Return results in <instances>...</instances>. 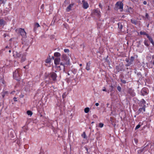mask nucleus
I'll return each mask as SVG.
<instances>
[{"label":"nucleus","mask_w":154,"mask_h":154,"mask_svg":"<svg viewBox=\"0 0 154 154\" xmlns=\"http://www.w3.org/2000/svg\"><path fill=\"white\" fill-rule=\"evenodd\" d=\"M73 4H70L66 8V11L67 12H69L71 10L72 8L73 7Z\"/></svg>","instance_id":"nucleus-14"},{"label":"nucleus","mask_w":154,"mask_h":154,"mask_svg":"<svg viewBox=\"0 0 154 154\" xmlns=\"http://www.w3.org/2000/svg\"><path fill=\"white\" fill-rule=\"evenodd\" d=\"M21 72V70L20 69H16L13 73L14 78L17 80L19 81L20 79V77Z\"/></svg>","instance_id":"nucleus-1"},{"label":"nucleus","mask_w":154,"mask_h":154,"mask_svg":"<svg viewBox=\"0 0 154 154\" xmlns=\"http://www.w3.org/2000/svg\"><path fill=\"white\" fill-rule=\"evenodd\" d=\"M67 74H68V75H70V74H69V73H68Z\"/></svg>","instance_id":"nucleus-55"},{"label":"nucleus","mask_w":154,"mask_h":154,"mask_svg":"<svg viewBox=\"0 0 154 154\" xmlns=\"http://www.w3.org/2000/svg\"><path fill=\"white\" fill-rule=\"evenodd\" d=\"M153 65H154V62H153Z\"/></svg>","instance_id":"nucleus-57"},{"label":"nucleus","mask_w":154,"mask_h":154,"mask_svg":"<svg viewBox=\"0 0 154 154\" xmlns=\"http://www.w3.org/2000/svg\"><path fill=\"white\" fill-rule=\"evenodd\" d=\"M3 36L4 37H5L7 36V35L6 33H4Z\"/></svg>","instance_id":"nucleus-45"},{"label":"nucleus","mask_w":154,"mask_h":154,"mask_svg":"<svg viewBox=\"0 0 154 154\" xmlns=\"http://www.w3.org/2000/svg\"><path fill=\"white\" fill-rule=\"evenodd\" d=\"M40 26L39 25V24L38 23H35L34 26V31H35L37 29V28L39 27Z\"/></svg>","instance_id":"nucleus-17"},{"label":"nucleus","mask_w":154,"mask_h":154,"mask_svg":"<svg viewBox=\"0 0 154 154\" xmlns=\"http://www.w3.org/2000/svg\"><path fill=\"white\" fill-rule=\"evenodd\" d=\"M145 35L147 36V38H149L150 37H151L150 36H149L148 34H147V33H146Z\"/></svg>","instance_id":"nucleus-41"},{"label":"nucleus","mask_w":154,"mask_h":154,"mask_svg":"<svg viewBox=\"0 0 154 154\" xmlns=\"http://www.w3.org/2000/svg\"><path fill=\"white\" fill-rule=\"evenodd\" d=\"M8 48H9L10 49L9 47H8V46H6L5 49V50L6 51H7V49Z\"/></svg>","instance_id":"nucleus-42"},{"label":"nucleus","mask_w":154,"mask_h":154,"mask_svg":"<svg viewBox=\"0 0 154 154\" xmlns=\"http://www.w3.org/2000/svg\"><path fill=\"white\" fill-rule=\"evenodd\" d=\"M2 82L3 84H4V81L3 79H0V83Z\"/></svg>","instance_id":"nucleus-37"},{"label":"nucleus","mask_w":154,"mask_h":154,"mask_svg":"<svg viewBox=\"0 0 154 154\" xmlns=\"http://www.w3.org/2000/svg\"><path fill=\"white\" fill-rule=\"evenodd\" d=\"M103 91H106V89L105 88L103 89Z\"/></svg>","instance_id":"nucleus-51"},{"label":"nucleus","mask_w":154,"mask_h":154,"mask_svg":"<svg viewBox=\"0 0 154 154\" xmlns=\"http://www.w3.org/2000/svg\"><path fill=\"white\" fill-rule=\"evenodd\" d=\"M99 6L100 8H102V5L101 4H99Z\"/></svg>","instance_id":"nucleus-44"},{"label":"nucleus","mask_w":154,"mask_h":154,"mask_svg":"<svg viewBox=\"0 0 154 154\" xmlns=\"http://www.w3.org/2000/svg\"><path fill=\"white\" fill-rule=\"evenodd\" d=\"M126 61L128 63V62H130V61H129L128 60V59H126Z\"/></svg>","instance_id":"nucleus-47"},{"label":"nucleus","mask_w":154,"mask_h":154,"mask_svg":"<svg viewBox=\"0 0 154 154\" xmlns=\"http://www.w3.org/2000/svg\"><path fill=\"white\" fill-rule=\"evenodd\" d=\"M8 52H9V53H11V51L10 49H9L8 51Z\"/></svg>","instance_id":"nucleus-52"},{"label":"nucleus","mask_w":154,"mask_h":154,"mask_svg":"<svg viewBox=\"0 0 154 154\" xmlns=\"http://www.w3.org/2000/svg\"><path fill=\"white\" fill-rule=\"evenodd\" d=\"M116 69H117L118 72H119L122 71L123 69L122 68L120 67L119 66H116Z\"/></svg>","instance_id":"nucleus-20"},{"label":"nucleus","mask_w":154,"mask_h":154,"mask_svg":"<svg viewBox=\"0 0 154 154\" xmlns=\"http://www.w3.org/2000/svg\"><path fill=\"white\" fill-rule=\"evenodd\" d=\"M91 64V61H89L86 64V67L85 69L88 71H89L90 70V66Z\"/></svg>","instance_id":"nucleus-16"},{"label":"nucleus","mask_w":154,"mask_h":154,"mask_svg":"<svg viewBox=\"0 0 154 154\" xmlns=\"http://www.w3.org/2000/svg\"><path fill=\"white\" fill-rule=\"evenodd\" d=\"M94 116H96V115H94V116H94Z\"/></svg>","instance_id":"nucleus-56"},{"label":"nucleus","mask_w":154,"mask_h":154,"mask_svg":"<svg viewBox=\"0 0 154 154\" xmlns=\"http://www.w3.org/2000/svg\"><path fill=\"white\" fill-rule=\"evenodd\" d=\"M6 23V22L3 19L0 18V26H4Z\"/></svg>","instance_id":"nucleus-15"},{"label":"nucleus","mask_w":154,"mask_h":154,"mask_svg":"<svg viewBox=\"0 0 154 154\" xmlns=\"http://www.w3.org/2000/svg\"><path fill=\"white\" fill-rule=\"evenodd\" d=\"M134 57L132 56L130 58V61L128 62V65H127V66H128L131 65L132 64V62L134 60Z\"/></svg>","instance_id":"nucleus-18"},{"label":"nucleus","mask_w":154,"mask_h":154,"mask_svg":"<svg viewBox=\"0 0 154 154\" xmlns=\"http://www.w3.org/2000/svg\"><path fill=\"white\" fill-rule=\"evenodd\" d=\"M131 0L133 2H138L140 0Z\"/></svg>","instance_id":"nucleus-40"},{"label":"nucleus","mask_w":154,"mask_h":154,"mask_svg":"<svg viewBox=\"0 0 154 154\" xmlns=\"http://www.w3.org/2000/svg\"><path fill=\"white\" fill-rule=\"evenodd\" d=\"M27 113L28 115L30 116H32V112L29 110H28L27 111Z\"/></svg>","instance_id":"nucleus-26"},{"label":"nucleus","mask_w":154,"mask_h":154,"mask_svg":"<svg viewBox=\"0 0 154 154\" xmlns=\"http://www.w3.org/2000/svg\"><path fill=\"white\" fill-rule=\"evenodd\" d=\"M82 137L84 138H86V135L85 132H84L82 134Z\"/></svg>","instance_id":"nucleus-28"},{"label":"nucleus","mask_w":154,"mask_h":154,"mask_svg":"<svg viewBox=\"0 0 154 154\" xmlns=\"http://www.w3.org/2000/svg\"><path fill=\"white\" fill-rule=\"evenodd\" d=\"M94 15L99 17L101 16V12L100 10L98 9H95L94 10Z\"/></svg>","instance_id":"nucleus-7"},{"label":"nucleus","mask_w":154,"mask_h":154,"mask_svg":"<svg viewBox=\"0 0 154 154\" xmlns=\"http://www.w3.org/2000/svg\"><path fill=\"white\" fill-rule=\"evenodd\" d=\"M148 89L146 88H143L141 91L142 95L143 96L147 95L148 94Z\"/></svg>","instance_id":"nucleus-6"},{"label":"nucleus","mask_w":154,"mask_h":154,"mask_svg":"<svg viewBox=\"0 0 154 154\" xmlns=\"http://www.w3.org/2000/svg\"><path fill=\"white\" fill-rule=\"evenodd\" d=\"M50 76L53 81H55L56 80L57 75L55 72H53L50 73Z\"/></svg>","instance_id":"nucleus-9"},{"label":"nucleus","mask_w":154,"mask_h":154,"mask_svg":"<svg viewBox=\"0 0 154 154\" xmlns=\"http://www.w3.org/2000/svg\"><path fill=\"white\" fill-rule=\"evenodd\" d=\"M13 56L15 58H20L22 55V53L21 52H17L16 51L13 52Z\"/></svg>","instance_id":"nucleus-5"},{"label":"nucleus","mask_w":154,"mask_h":154,"mask_svg":"<svg viewBox=\"0 0 154 154\" xmlns=\"http://www.w3.org/2000/svg\"><path fill=\"white\" fill-rule=\"evenodd\" d=\"M146 101L143 99H142L140 102L139 103V106H146Z\"/></svg>","instance_id":"nucleus-12"},{"label":"nucleus","mask_w":154,"mask_h":154,"mask_svg":"<svg viewBox=\"0 0 154 154\" xmlns=\"http://www.w3.org/2000/svg\"><path fill=\"white\" fill-rule=\"evenodd\" d=\"M27 54V53L26 52L23 53L22 54V56L21 58V62H24L26 60V56Z\"/></svg>","instance_id":"nucleus-10"},{"label":"nucleus","mask_w":154,"mask_h":154,"mask_svg":"<svg viewBox=\"0 0 154 154\" xmlns=\"http://www.w3.org/2000/svg\"><path fill=\"white\" fill-rule=\"evenodd\" d=\"M149 41L151 43H152V45L154 46V42L153 41L152 39V38L151 37H150L149 38H148Z\"/></svg>","instance_id":"nucleus-22"},{"label":"nucleus","mask_w":154,"mask_h":154,"mask_svg":"<svg viewBox=\"0 0 154 154\" xmlns=\"http://www.w3.org/2000/svg\"><path fill=\"white\" fill-rule=\"evenodd\" d=\"M117 89L118 91H120L121 90V88L120 86H118L117 87Z\"/></svg>","instance_id":"nucleus-31"},{"label":"nucleus","mask_w":154,"mask_h":154,"mask_svg":"<svg viewBox=\"0 0 154 154\" xmlns=\"http://www.w3.org/2000/svg\"><path fill=\"white\" fill-rule=\"evenodd\" d=\"M66 97V93H63L62 95V98L63 99L65 98Z\"/></svg>","instance_id":"nucleus-38"},{"label":"nucleus","mask_w":154,"mask_h":154,"mask_svg":"<svg viewBox=\"0 0 154 154\" xmlns=\"http://www.w3.org/2000/svg\"><path fill=\"white\" fill-rule=\"evenodd\" d=\"M99 126L100 128H102L103 126V124L102 123H100L99 124Z\"/></svg>","instance_id":"nucleus-33"},{"label":"nucleus","mask_w":154,"mask_h":154,"mask_svg":"<svg viewBox=\"0 0 154 154\" xmlns=\"http://www.w3.org/2000/svg\"><path fill=\"white\" fill-rule=\"evenodd\" d=\"M129 93L132 96H134L135 95L134 92L132 90H130L128 91Z\"/></svg>","instance_id":"nucleus-19"},{"label":"nucleus","mask_w":154,"mask_h":154,"mask_svg":"<svg viewBox=\"0 0 154 154\" xmlns=\"http://www.w3.org/2000/svg\"><path fill=\"white\" fill-rule=\"evenodd\" d=\"M153 58H154V57L153 56Z\"/></svg>","instance_id":"nucleus-58"},{"label":"nucleus","mask_w":154,"mask_h":154,"mask_svg":"<svg viewBox=\"0 0 154 154\" xmlns=\"http://www.w3.org/2000/svg\"><path fill=\"white\" fill-rule=\"evenodd\" d=\"M3 93H4L5 94H6L7 93V92L5 91V92H3Z\"/></svg>","instance_id":"nucleus-50"},{"label":"nucleus","mask_w":154,"mask_h":154,"mask_svg":"<svg viewBox=\"0 0 154 154\" xmlns=\"http://www.w3.org/2000/svg\"><path fill=\"white\" fill-rule=\"evenodd\" d=\"M79 66H82V64H79Z\"/></svg>","instance_id":"nucleus-53"},{"label":"nucleus","mask_w":154,"mask_h":154,"mask_svg":"<svg viewBox=\"0 0 154 154\" xmlns=\"http://www.w3.org/2000/svg\"><path fill=\"white\" fill-rule=\"evenodd\" d=\"M99 105V104L98 103H95V105L96 106H98Z\"/></svg>","instance_id":"nucleus-49"},{"label":"nucleus","mask_w":154,"mask_h":154,"mask_svg":"<svg viewBox=\"0 0 154 154\" xmlns=\"http://www.w3.org/2000/svg\"><path fill=\"white\" fill-rule=\"evenodd\" d=\"M14 100V101H17V98L15 97H14L13 98Z\"/></svg>","instance_id":"nucleus-48"},{"label":"nucleus","mask_w":154,"mask_h":154,"mask_svg":"<svg viewBox=\"0 0 154 154\" xmlns=\"http://www.w3.org/2000/svg\"><path fill=\"white\" fill-rule=\"evenodd\" d=\"M134 142H135V143H137V142H138V140H137L136 139H134Z\"/></svg>","instance_id":"nucleus-43"},{"label":"nucleus","mask_w":154,"mask_h":154,"mask_svg":"<svg viewBox=\"0 0 154 154\" xmlns=\"http://www.w3.org/2000/svg\"><path fill=\"white\" fill-rule=\"evenodd\" d=\"M131 22L132 23L135 25H136L137 24V22L135 20L131 19Z\"/></svg>","instance_id":"nucleus-27"},{"label":"nucleus","mask_w":154,"mask_h":154,"mask_svg":"<svg viewBox=\"0 0 154 154\" xmlns=\"http://www.w3.org/2000/svg\"><path fill=\"white\" fill-rule=\"evenodd\" d=\"M2 97H4V96H5V95H3V94H2Z\"/></svg>","instance_id":"nucleus-54"},{"label":"nucleus","mask_w":154,"mask_h":154,"mask_svg":"<svg viewBox=\"0 0 154 154\" xmlns=\"http://www.w3.org/2000/svg\"><path fill=\"white\" fill-rule=\"evenodd\" d=\"M60 65L61 66H63V68L64 69V63H63V62H60Z\"/></svg>","instance_id":"nucleus-30"},{"label":"nucleus","mask_w":154,"mask_h":154,"mask_svg":"<svg viewBox=\"0 0 154 154\" xmlns=\"http://www.w3.org/2000/svg\"><path fill=\"white\" fill-rule=\"evenodd\" d=\"M2 1V0H0V1Z\"/></svg>","instance_id":"nucleus-59"},{"label":"nucleus","mask_w":154,"mask_h":154,"mask_svg":"<svg viewBox=\"0 0 154 154\" xmlns=\"http://www.w3.org/2000/svg\"><path fill=\"white\" fill-rule=\"evenodd\" d=\"M116 5V7L118 9H120V11H122L123 10V5L122 2H117Z\"/></svg>","instance_id":"nucleus-3"},{"label":"nucleus","mask_w":154,"mask_h":154,"mask_svg":"<svg viewBox=\"0 0 154 154\" xmlns=\"http://www.w3.org/2000/svg\"><path fill=\"white\" fill-rule=\"evenodd\" d=\"M121 81L122 83H123V84H125L126 83V81H125V80H124L121 79Z\"/></svg>","instance_id":"nucleus-36"},{"label":"nucleus","mask_w":154,"mask_h":154,"mask_svg":"<svg viewBox=\"0 0 154 154\" xmlns=\"http://www.w3.org/2000/svg\"><path fill=\"white\" fill-rule=\"evenodd\" d=\"M144 44L147 47L149 46V44L148 43H147V42L146 41L144 42Z\"/></svg>","instance_id":"nucleus-39"},{"label":"nucleus","mask_w":154,"mask_h":154,"mask_svg":"<svg viewBox=\"0 0 154 154\" xmlns=\"http://www.w3.org/2000/svg\"><path fill=\"white\" fill-rule=\"evenodd\" d=\"M140 127V125L139 124L138 125L135 127V129L136 130L139 128Z\"/></svg>","instance_id":"nucleus-34"},{"label":"nucleus","mask_w":154,"mask_h":154,"mask_svg":"<svg viewBox=\"0 0 154 154\" xmlns=\"http://www.w3.org/2000/svg\"><path fill=\"white\" fill-rule=\"evenodd\" d=\"M54 56L55 57H59L60 56L61 54L59 52H55L54 53Z\"/></svg>","instance_id":"nucleus-21"},{"label":"nucleus","mask_w":154,"mask_h":154,"mask_svg":"<svg viewBox=\"0 0 154 154\" xmlns=\"http://www.w3.org/2000/svg\"><path fill=\"white\" fill-rule=\"evenodd\" d=\"M143 4H144V5H146V4H147V2H146V1H144L143 2Z\"/></svg>","instance_id":"nucleus-46"},{"label":"nucleus","mask_w":154,"mask_h":154,"mask_svg":"<svg viewBox=\"0 0 154 154\" xmlns=\"http://www.w3.org/2000/svg\"><path fill=\"white\" fill-rule=\"evenodd\" d=\"M60 59L58 57H57L55 58L54 62V63L56 65H58L60 64Z\"/></svg>","instance_id":"nucleus-13"},{"label":"nucleus","mask_w":154,"mask_h":154,"mask_svg":"<svg viewBox=\"0 0 154 154\" xmlns=\"http://www.w3.org/2000/svg\"><path fill=\"white\" fill-rule=\"evenodd\" d=\"M149 145H150V147H152V145L151 144H150L149 143V144H148L146 146H145L143 148L140 149L138 150L137 151V153H138L139 154H141L142 152L144 150H147L148 149L147 148V146H149Z\"/></svg>","instance_id":"nucleus-4"},{"label":"nucleus","mask_w":154,"mask_h":154,"mask_svg":"<svg viewBox=\"0 0 154 154\" xmlns=\"http://www.w3.org/2000/svg\"><path fill=\"white\" fill-rule=\"evenodd\" d=\"M140 33L141 35H145L146 33L145 32L141 31L140 32Z\"/></svg>","instance_id":"nucleus-35"},{"label":"nucleus","mask_w":154,"mask_h":154,"mask_svg":"<svg viewBox=\"0 0 154 154\" xmlns=\"http://www.w3.org/2000/svg\"><path fill=\"white\" fill-rule=\"evenodd\" d=\"M64 51L65 53H68L69 52V51L68 49H65L64 50Z\"/></svg>","instance_id":"nucleus-32"},{"label":"nucleus","mask_w":154,"mask_h":154,"mask_svg":"<svg viewBox=\"0 0 154 154\" xmlns=\"http://www.w3.org/2000/svg\"><path fill=\"white\" fill-rule=\"evenodd\" d=\"M33 83L32 82H29L28 83V85L29 87H32L33 86Z\"/></svg>","instance_id":"nucleus-24"},{"label":"nucleus","mask_w":154,"mask_h":154,"mask_svg":"<svg viewBox=\"0 0 154 154\" xmlns=\"http://www.w3.org/2000/svg\"><path fill=\"white\" fill-rule=\"evenodd\" d=\"M82 7L85 9H87L89 7V4L87 2L83 0L82 1Z\"/></svg>","instance_id":"nucleus-8"},{"label":"nucleus","mask_w":154,"mask_h":154,"mask_svg":"<svg viewBox=\"0 0 154 154\" xmlns=\"http://www.w3.org/2000/svg\"><path fill=\"white\" fill-rule=\"evenodd\" d=\"M142 107L139 108L138 110V113H143L145 111V107L146 106H142Z\"/></svg>","instance_id":"nucleus-11"},{"label":"nucleus","mask_w":154,"mask_h":154,"mask_svg":"<svg viewBox=\"0 0 154 154\" xmlns=\"http://www.w3.org/2000/svg\"><path fill=\"white\" fill-rule=\"evenodd\" d=\"M149 17L148 14L147 13H146L145 15V20H146V19H148L149 18Z\"/></svg>","instance_id":"nucleus-29"},{"label":"nucleus","mask_w":154,"mask_h":154,"mask_svg":"<svg viewBox=\"0 0 154 154\" xmlns=\"http://www.w3.org/2000/svg\"><path fill=\"white\" fill-rule=\"evenodd\" d=\"M15 31L17 33H20L23 37L25 38L26 37V33L24 29L19 28L16 29Z\"/></svg>","instance_id":"nucleus-2"},{"label":"nucleus","mask_w":154,"mask_h":154,"mask_svg":"<svg viewBox=\"0 0 154 154\" xmlns=\"http://www.w3.org/2000/svg\"><path fill=\"white\" fill-rule=\"evenodd\" d=\"M118 28L120 30L122 29V28L123 26L121 23H118Z\"/></svg>","instance_id":"nucleus-23"},{"label":"nucleus","mask_w":154,"mask_h":154,"mask_svg":"<svg viewBox=\"0 0 154 154\" xmlns=\"http://www.w3.org/2000/svg\"><path fill=\"white\" fill-rule=\"evenodd\" d=\"M89 108L88 107H87L85 109L84 111L86 113H88L89 111Z\"/></svg>","instance_id":"nucleus-25"}]
</instances>
